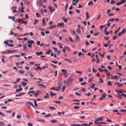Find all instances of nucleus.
<instances>
[{"mask_svg": "<svg viewBox=\"0 0 126 126\" xmlns=\"http://www.w3.org/2000/svg\"><path fill=\"white\" fill-rule=\"evenodd\" d=\"M43 4L42 1V0H38L36 2L37 5L38 6L39 5L42 6Z\"/></svg>", "mask_w": 126, "mask_h": 126, "instance_id": "obj_1", "label": "nucleus"}, {"mask_svg": "<svg viewBox=\"0 0 126 126\" xmlns=\"http://www.w3.org/2000/svg\"><path fill=\"white\" fill-rule=\"evenodd\" d=\"M73 80V79L72 78H70L69 80L67 81V85L69 86L71 83L72 81Z\"/></svg>", "mask_w": 126, "mask_h": 126, "instance_id": "obj_2", "label": "nucleus"}, {"mask_svg": "<svg viewBox=\"0 0 126 126\" xmlns=\"http://www.w3.org/2000/svg\"><path fill=\"white\" fill-rule=\"evenodd\" d=\"M20 21H21L22 22H23V23H24L25 24H26L27 23V22L26 21H24L22 19L20 18H19L18 19V21L17 22L19 23L20 24H22V23H20Z\"/></svg>", "mask_w": 126, "mask_h": 126, "instance_id": "obj_3", "label": "nucleus"}, {"mask_svg": "<svg viewBox=\"0 0 126 126\" xmlns=\"http://www.w3.org/2000/svg\"><path fill=\"white\" fill-rule=\"evenodd\" d=\"M126 31L125 30V28H124L122 31L121 32L119 33L118 35V36H120L122 34L125 32Z\"/></svg>", "mask_w": 126, "mask_h": 126, "instance_id": "obj_4", "label": "nucleus"}, {"mask_svg": "<svg viewBox=\"0 0 126 126\" xmlns=\"http://www.w3.org/2000/svg\"><path fill=\"white\" fill-rule=\"evenodd\" d=\"M41 93V91L39 90H38L36 92L34 93V95L35 97H36L37 95Z\"/></svg>", "mask_w": 126, "mask_h": 126, "instance_id": "obj_5", "label": "nucleus"}, {"mask_svg": "<svg viewBox=\"0 0 126 126\" xmlns=\"http://www.w3.org/2000/svg\"><path fill=\"white\" fill-rule=\"evenodd\" d=\"M48 8L52 13L55 10V9L54 8H53L52 6H51L48 7Z\"/></svg>", "mask_w": 126, "mask_h": 126, "instance_id": "obj_6", "label": "nucleus"}, {"mask_svg": "<svg viewBox=\"0 0 126 126\" xmlns=\"http://www.w3.org/2000/svg\"><path fill=\"white\" fill-rule=\"evenodd\" d=\"M17 51L16 50H8L7 51V53L8 54L13 53L16 52Z\"/></svg>", "mask_w": 126, "mask_h": 126, "instance_id": "obj_7", "label": "nucleus"}, {"mask_svg": "<svg viewBox=\"0 0 126 126\" xmlns=\"http://www.w3.org/2000/svg\"><path fill=\"white\" fill-rule=\"evenodd\" d=\"M27 103L28 104L31 105L33 108H34V106L31 102L30 101H28L27 102Z\"/></svg>", "mask_w": 126, "mask_h": 126, "instance_id": "obj_8", "label": "nucleus"}, {"mask_svg": "<svg viewBox=\"0 0 126 126\" xmlns=\"http://www.w3.org/2000/svg\"><path fill=\"white\" fill-rule=\"evenodd\" d=\"M70 125L72 126H84L83 125H80L79 124H71Z\"/></svg>", "mask_w": 126, "mask_h": 126, "instance_id": "obj_9", "label": "nucleus"}, {"mask_svg": "<svg viewBox=\"0 0 126 126\" xmlns=\"http://www.w3.org/2000/svg\"><path fill=\"white\" fill-rule=\"evenodd\" d=\"M42 24L44 26L46 25L45 18L44 17L42 19Z\"/></svg>", "mask_w": 126, "mask_h": 126, "instance_id": "obj_10", "label": "nucleus"}, {"mask_svg": "<svg viewBox=\"0 0 126 126\" xmlns=\"http://www.w3.org/2000/svg\"><path fill=\"white\" fill-rule=\"evenodd\" d=\"M23 46L24 47V48L23 49V50L24 51H27V50L26 49V48H27V46L25 44H23Z\"/></svg>", "mask_w": 126, "mask_h": 126, "instance_id": "obj_11", "label": "nucleus"}, {"mask_svg": "<svg viewBox=\"0 0 126 126\" xmlns=\"http://www.w3.org/2000/svg\"><path fill=\"white\" fill-rule=\"evenodd\" d=\"M61 87V85H60L58 87H56L55 91H58L60 90Z\"/></svg>", "mask_w": 126, "mask_h": 126, "instance_id": "obj_12", "label": "nucleus"}, {"mask_svg": "<svg viewBox=\"0 0 126 126\" xmlns=\"http://www.w3.org/2000/svg\"><path fill=\"white\" fill-rule=\"evenodd\" d=\"M50 95L52 96V97L53 96L56 95V94L53 93L52 92V91H50Z\"/></svg>", "mask_w": 126, "mask_h": 126, "instance_id": "obj_13", "label": "nucleus"}, {"mask_svg": "<svg viewBox=\"0 0 126 126\" xmlns=\"http://www.w3.org/2000/svg\"><path fill=\"white\" fill-rule=\"evenodd\" d=\"M70 31L71 34L73 35H75L76 34V32L75 30H70Z\"/></svg>", "mask_w": 126, "mask_h": 126, "instance_id": "obj_14", "label": "nucleus"}, {"mask_svg": "<svg viewBox=\"0 0 126 126\" xmlns=\"http://www.w3.org/2000/svg\"><path fill=\"white\" fill-rule=\"evenodd\" d=\"M103 119L102 117H101L99 118H96L95 119H96L98 121H101Z\"/></svg>", "mask_w": 126, "mask_h": 126, "instance_id": "obj_15", "label": "nucleus"}, {"mask_svg": "<svg viewBox=\"0 0 126 126\" xmlns=\"http://www.w3.org/2000/svg\"><path fill=\"white\" fill-rule=\"evenodd\" d=\"M52 51L50 49H49L48 51L46 52V54H47L49 55L51 52H52Z\"/></svg>", "mask_w": 126, "mask_h": 126, "instance_id": "obj_16", "label": "nucleus"}, {"mask_svg": "<svg viewBox=\"0 0 126 126\" xmlns=\"http://www.w3.org/2000/svg\"><path fill=\"white\" fill-rule=\"evenodd\" d=\"M115 91L117 93H123L124 91V90H120L118 91H117L116 90H115Z\"/></svg>", "mask_w": 126, "mask_h": 126, "instance_id": "obj_17", "label": "nucleus"}, {"mask_svg": "<svg viewBox=\"0 0 126 126\" xmlns=\"http://www.w3.org/2000/svg\"><path fill=\"white\" fill-rule=\"evenodd\" d=\"M77 32L79 34H80L81 32V31L80 28H78L77 30Z\"/></svg>", "mask_w": 126, "mask_h": 126, "instance_id": "obj_18", "label": "nucleus"}, {"mask_svg": "<svg viewBox=\"0 0 126 126\" xmlns=\"http://www.w3.org/2000/svg\"><path fill=\"white\" fill-rule=\"evenodd\" d=\"M115 20V18H112L109 19L108 21H107V22H109V21H111V22H113Z\"/></svg>", "mask_w": 126, "mask_h": 126, "instance_id": "obj_19", "label": "nucleus"}, {"mask_svg": "<svg viewBox=\"0 0 126 126\" xmlns=\"http://www.w3.org/2000/svg\"><path fill=\"white\" fill-rule=\"evenodd\" d=\"M117 78V75H116L114 76H112L111 77V79H116Z\"/></svg>", "mask_w": 126, "mask_h": 126, "instance_id": "obj_20", "label": "nucleus"}, {"mask_svg": "<svg viewBox=\"0 0 126 126\" xmlns=\"http://www.w3.org/2000/svg\"><path fill=\"white\" fill-rule=\"evenodd\" d=\"M18 73L20 74H22L24 73L25 72L23 70H20L19 71Z\"/></svg>", "mask_w": 126, "mask_h": 126, "instance_id": "obj_21", "label": "nucleus"}, {"mask_svg": "<svg viewBox=\"0 0 126 126\" xmlns=\"http://www.w3.org/2000/svg\"><path fill=\"white\" fill-rule=\"evenodd\" d=\"M64 25V23H58V24L57 26H59L60 27H61L62 26Z\"/></svg>", "mask_w": 126, "mask_h": 126, "instance_id": "obj_22", "label": "nucleus"}, {"mask_svg": "<svg viewBox=\"0 0 126 126\" xmlns=\"http://www.w3.org/2000/svg\"><path fill=\"white\" fill-rule=\"evenodd\" d=\"M86 14L87 19H88L89 17V13L88 12H86Z\"/></svg>", "mask_w": 126, "mask_h": 126, "instance_id": "obj_23", "label": "nucleus"}, {"mask_svg": "<svg viewBox=\"0 0 126 126\" xmlns=\"http://www.w3.org/2000/svg\"><path fill=\"white\" fill-rule=\"evenodd\" d=\"M28 43H30V44L33 43V44H34V43L33 41L32 40H31L30 41L29 40L28 41Z\"/></svg>", "mask_w": 126, "mask_h": 126, "instance_id": "obj_24", "label": "nucleus"}, {"mask_svg": "<svg viewBox=\"0 0 126 126\" xmlns=\"http://www.w3.org/2000/svg\"><path fill=\"white\" fill-rule=\"evenodd\" d=\"M99 80H100V81H99L98 82V83H102L103 82V79H102L101 78H99Z\"/></svg>", "mask_w": 126, "mask_h": 126, "instance_id": "obj_25", "label": "nucleus"}, {"mask_svg": "<svg viewBox=\"0 0 126 126\" xmlns=\"http://www.w3.org/2000/svg\"><path fill=\"white\" fill-rule=\"evenodd\" d=\"M22 89L21 88H20L19 89H17L16 90V92H19L20 91H22Z\"/></svg>", "mask_w": 126, "mask_h": 126, "instance_id": "obj_26", "label": "nucleus"}, {"mask_svg": "<svg viewBox=\"0 0 126 126\" xmlns=\"http://www.w3.org/2000/svg\"><path fill=\"white\" fill-rule=\"evenodd\" d=\"M68 39L71 42H74V41L72 39V38L70 36L68 37Z\"/></svg>", "mask_w": 126, "mask_h": 126, "instance_id": "obj_27", "label": "nucleus"}, {"mask_svg": "<svg viewBox=\"0 0 126 126\" xmlns=\"http://www.w3.org/2000/svg\"><path fill=\"white\" fill-rule=\"evenodd\" d=\"M38 86H41L42 87H43L46 88V86H45L43 84H40L38 85Z\"/></svg>", "mask_w": 126, "mask_h": 126, "instance_id": "obj_28", "label": "nucleus"}, {"mask_svg": "<svg viewBox=\"0 0 126 126\" xmlns=\"http://www.w3.org/2000/svg\"><path fill=\"white\" fill-rule=\"evenodd\" d=\"M38 21V19H36L35 20V21L33 23V24L35 25L36 23H37Z\"/></svg>", "mask_w": 126, "mask_h": 126, "instance_id": "obj_29", "label": "nucleus"}, {"mask_svg": "<svg viewBox=\"0 0 126 126\" xmlns=\"http://www.w3.org/2000/svg\"><path fill=\"white\" fill-rule=\"evenodd\" d=\"M49 97V95L48 94H46V95L44 96V98H48Z\"/></svg>", "mask_w": 126, "mask_h": 126, "instance_id": "obj_30", "label": "nucleus"}, {"mask_svg": "<svg viewBox=\"0 0 126 126\" xmlns=\"http://www.w3.org/2000/svg\"><path fill=\"white\" fill-rule=\"evenodd\" d=\"M98 71L100 72H103L104 71L101 68H98Z\"/></svg>", "mask_w": 126, "mask_h": 126, "instance_id": "obj_31", "label": "nucleus"}, {"mask_svg": "<svg viewBox=\"0 0 126 126\" xmlns=\"http://www.w3.org/2000/svg\"><path fill=\"white\" fill-rule=\"evenodd\" d=\"M22 84L23 85V86H24L25 87V86L26 85L27 83H26L25 82L22 81L21 82Z\"/></svg>", "mask_w": 126, "mask_h": 126, "instance_id": "obj_32", "label": "nucleus"}, {"mask_svg": "<svg viewBox=\"0 0 126 126\" xmlns=\"http://www.w3.org/2000/svg\"><path fill=\"white\" fill-rule=\"evenodd\" d=\"M123 84L119 83L118 85V87H122L123 86Z\"/></svg>", "mask_w": 126, "mask_h": 126, "instance_id": "obj_33", "label": "nucleus"}, {"mask_svg": "<svg viewBox=\"0 0 126 126\" xmlns=\"http://www.w3.org/2000/svg\"><path fill=\"white\" fill-rule=\"evenodd\" d=\"M106 95L105 93H103L101 95V97L104 98H105Z\"/></svg>", "mask_w": 126, "mask_h": 126, "instance_id": "obj_34", "label": "nucleus"}, {"mask_svg": "<svg viewBox=\"0 0 126 126\" xmlns=\"http://www.w3.org/2000/svg\"><path fill=\"white\" fill-rule=\"evenodd\" d=\"M34 103V106L35 107H37V106L38 105L36 103V101L34 100L33 101Z\"/></svg>", "mask_w": 126, "mask_h": 126, "instance_id": "obj_35", "label": "nucleus"}, {"mask_svg": "<svg viewBox=\"0 0 126 126\" xmlns=\"http://www.w3.org/2000/svg\"><path fill=\"white\" fill-rule=\"evenodd\" d=\"M63 75L64 77H66L67 76V71H66L65 72L63 73Z\"/></svg>", "mask_w": 126, "mask_h": 126, "instance_id": "obj_36", "label": "nucleus"}, {"mask_svg": "<svg viewBox=\"0 0 126 126\" xmlns=\"http://www.w3.org/2000/svg\"><path fill=\"white\" fill-rule=\"evenodd\" d=\"M93 2L92 1H89V2H88V5H90L91 4H93Z\"/></svg>", "mask_w": 126, "mask_h": 126, "instance_id": "obj_37", "label": "nucleus"}, {"mask_svg": "<svg viewBox=\"0 0 126 126\" xmlns=\"http://www.w3.org/2000/svg\"><path fill=\"white\" fill-rule=\"evenodd\" d=\"M75 35L76 38L77 39L79 40V36L78 35L76 34H75Z\"/></svg>", "mask_w": 126, "mask_h": 126, "instance_id": "obj_38", "label": "nucleus"}, {"mask_svg": "<svg viewBox=\"0 0 126 126\" xmlns=\"http://www.w3.org/2000/svg\"><path fill=\"white\" fill-rule=\"evenodd\" d=\"M20 11L21 13H23L24 12V8L23 7H22L21 8V10Z\"/></svg>", "mask_w": 126, "mask_h": 126, "instance_id": "obj_39", "label": "nucleus"}, {"mask_svg": "<svg viewBox=\"0 0 126 126\" xmlns=\"http://www.w3.org/2000/svg\"><path fill=\"white\" fill-rule=\"evenodd\" d=\"M32 93H33V94L34 95V94L35 92L33 91H32L28 92V94H30Z\"/></svg>", "mask_w": 126, "mask_h": 126, "instance_id": "obj_40", "label": "nucleus"}, {"mask_svg": "<svg viewBox=\"0 0 126 126\" xmlns=\"http://www.w3.org/2000/svg\"><path fill=\"white\" fill-rule=\"evenodd\" d=\"M107 84L109 86H111V82L110 81H108L107 82Z\"/></svg>", "mask_w": 126, "mask_h": 126, "instance_id": "obj_41", "label": "nucleus"}, {"mask_svg": "<svg viewBox=\"0 0 126 126\" xmlns=\"http://www.w3.org/2000/svg\"><path fill=\"white\" fill-rule=\"evenodd\" d=\"M64 60H65L67 61L68 62H70V63H72V62H71V61H70V60H69V59L65 58L64 59Z\"/></svg>", "mask_w": 126, "mask_h": 126, "instance_id": "obj_42", "label": "nucleus"}, {"mask_svg": "<svg viewBox=\"0 0 126 126\" xmlns=\"http://www.w3.org/2000/svg\"><path fill=\"white\" fill-rule=\"evenodd\" d=\"M84 55V54H83V53H82L81 52H79L78 54V55L79 56V57H80V55Z\"/></svg>", "mask_w": 126, "mask_h": 126, "instance_id": "obj_43", "label": "nucleus"}, {"mask_svg": "<svg viewBox=\"0 0 126 126\" xmlns=\"http://www.w3.org/2000/svg\"><path fill=\"white\" fill-rule=\"evenodd\" d=\"M126 1V0H121V3L122 4H123Z\"/></svg>", "mask_w": 126, "mask_h": 126, "instance_id": "obj_44", "label": "nucleus"}, {"mask_svg": "<svg viewBox=\"0 0 126 126\" xmlns=\"http://www.w3.org/2000/svg\"><path fill=\"white\" fill-rule=\"evenodd\" d=\"M122 4L121 2H118L116 4L117 6L120 5Z\"/></svg>", "mask_w": 126, "mask_h": 126, "instance_id": "obj_45", "label": "nucleus"}, {"mask_svg": "<svg viewBox=\"0 0 126 126\" xmlns=\"http://www.w3.org/2000/svg\"><path fill=\"white\" fill-rule=\"evenodd\" d=\"M86 82H83L81 83V85H84L86 84Z\"/></svg>", "mask_w": 126, "mask_h": 126, "instance_id": "obj_46", "label": "nucleus"}, {"mask_svg": "<svg viewBox=\"0 0 126 126\" xmlns=\"http://www.w3.org/2000/svg\"><path fill=\"white\" fill-rule=\"evenodd\" d=\"M51 115L50 114H46V115L45 116H44L45 117H47L49 116H51Z\"/></svg>", "mask_w": 126, "mask_h": 126, "instance_id": "obj_47", "label": "nucleus"}, {"mask_svg": "<svg viewBox=\"0 0 126 126\" xmlns=\"http://www.w3.org/2000/svg\"><path fill=\"white\" fill-rule=\"evenodd\" d=\"M98 121L96 119L94 122V123L96 124H99V123H97Z\"/></svg>", "mask_w": 126, "mask_h": 126, "instance_id": "obj_48", "label": "nucleus"}, {"mask_svg": "<svg viewBox=\"0 0 126 126\" xmlns=\"http://www.w3.org/2000/svg\"><path fill=\"white\" fill-rule=\"evenodd\" d=\"M76 11L77 13H80V10H79L76 9Z\"/></svg>", "mask_w": 126, "mask_h": 126, "instance_id": "obj_49", "label": "nucleus"}, {"mask_svg": "<svg viewBox=\"0 0 126 126\" xmlns=\"http://www.w3.org/2000/svg\"><path fill=\"white\" fill-rule=\"evenodd\" d=\"M36 44L38 45H39L40 44V42L39 41H36Z\"/></svg>", "mask_w": 126, "mask_h": 126, "instance_id": "obj_50", "label": "nucleus"}, {"mask_svg": "<svg viewBox=\"0 0 126 126\" xmlns=\"http://www.w3.org/2000/svg\"><path fill=\"white\" fill-rule=\"evenodd\" d=\"M120 27H119L118 29L114 33H115V34H117V32H118V31L119 30V29H120Z\"/></svg>", "mask_w": 126, "mask_h": 126, "instance_id": "obj_51", "label": "nucleus"}, {"mask_svg": "<svg viewBox=\"0 0 126 126\" xmlns=\"http://www.w3.org/2000/svg\"><path fill=\"white\" fill-rule=\"evenodd\" d=\"M51 122L52 123H54L56 122H57V121L55 120H53L51 121Z\"/></svg>", "mask_w": 126, "mask_h": 126, "instance_id": "obj_52", "label": "nucleus"}, {"mask_svg": "<svg viewBox=\"0 0 126 126\" xmlns=\"http://www.w3.org/2000/svg\"><path fill=\"white\" fill-rule=\"evenodd\" d=\"M68 5L67 4H66L65 5V10L66 11V10H67V8H68Z\"/></svg>", "mask_w": 126, "mask_h": 126, "instance_id": "obj_53", "label": "nucleus"}, {"mask_svg": "<svg viewBox=\"0 0 126 126\" xmlns=\"http://www.w3.org/2000/svg\"><path fill=\"white\" fill-rule=\"evenodd\" d=\"M14 46V45L13 44H9L8 45V46L9 47H13Z\"/></svg>", "mask_w": 126, "mask_h": 126, "instance_id": "obj_54", "label": "nucleus"}, {"mask_svg": "<svg viewBox=\"0 0 126 126\" xmlns=\"http://www.w3.org/2000/svg\"><path fill=\"white\" fill-rule=\"evenodd\" d=\"M107 14L109 13L111 11V10L110 9H108L107 10Z\"/></svg>", "mask_w": 126, "mask_h": 126, "instance_id": "obj_55", "label": "nucleus"}, {"mask_svg": "<svg viewBox=\"0 0 126 126\" xmlns=\"http://www.w3.org/2000/svg\"><path fill=\"white\" fill-rule=\"evenodd\" d=\"M28 125L29 126H32V124L31 123H29L28 124Z\"/></svg>", "mask_w": 126, "mask_h": 126, "instance_id": "obj_56", "label": "nucleus"}, {"mask_svg": "<svg viewBox=\"0 0 126 126\" xmlns=\"http://www.w3.org/2000/svg\"><path fill=\"white\" fill-rule=\"evenodd\" d=\"M115 3V1L113 0H112L110 2V4H112L113 3Z\"/></svg>", "mask_w": 126, "mask_h": 126, "instance_id": "obj_57", "label": "nucleus"}, {"mask_svg": "<svg viewBox=\"0 0 126 126\" xmlns=\"http://www.w3.org/2000/svg\"><path fill=\"white\" fill-rule=\"evenodd\" d=\"M61 71L62 72H63V73L65 72H66L67 71L65 70H64L63 69H62L61 70Z\"/></svg>", "mask_w": 126, "mask_h": 126, "instance_id": "obj_58", "label": "nucleus"}, {"mask_svg": "<svg viewBox=\"0 0 126 126\" xmlns=\"http://www.w3.org/2000/svg\"><path fill=\"white\" fill-rule=\"evenodd\" d=\"M36 16L37 17H39L40 16V14L39 13H36Z\"/></svg>", "mask_w": 126, "mask_h": 126, "instance_id": "obj_59", "label": "nucleus"}, {"mask_svg": "<svg viewBox=\"0 0 126 126\" xmlns=\"http://www.w3.org/2000/svg\"><path fill=\"white\" fill-rule=\"evenodd\" d=\"M41 35L43 36H44L45 35V33L44 32H41Z\"/></svg>", "mask_w": 126, "mask_h": 126, "instance_id": "obj_60", "label": "nucleus"}, {"mask_svg": "<svg viewBox=\"0 0 126 126\" xmlns=\"http://www.w3.org/2000/svg\"><path fill=\"white\" fill-rule=\"evenodd\" d=\"M55 89L56 87H52L50 89L51 90H54L55 91Z\"/></svg>", "mask_w": 126, "mask_h": 126, "instance_id": "obj_61", "label": "nucleus"}, {"mask_svg": "<svg viewBox=\"0 0 126 126\" xmlns=\"http://www.w3.org/2000/svg\"><path fill=\"white\" fill-rule=\"evenodd\" d=\"M95 87V84H93L92 86H91V88L92 89L93 88Z\"/></svg>", "mask_w": 126, "mask_h": 126, "instance_id": "obj_62", "label": "nucleus"}, {"mask_svg": "<svg viewBox=\"0 0 126 126\" xmlns=\"http://www.w3.org/2000/svg\"><path fill=\"white\" fill-rule=\"evenodd\" d=\"M51 65L55 68H57L56 66L55 65L52 64H51Z\"/></svg>", "mask_w": 126, "mask_h": 126, "instance_id": "obj_63", "label": "nucleus"}, {"mask_svg": "<svg viewBox=\"0 0 126 126\" xmlns=\"http://www.w3.org/2000/svg\"><path fill=\"white\" fill-rule=\"evenodd\" d=\"M29 18V16H28V14H26L25 15V18L26 19H28Z\"/></svg>", "mask_w": 126, "mask_h": 126, "instance_id": "obj_64", "label": "nucleus"}]
</instances>
